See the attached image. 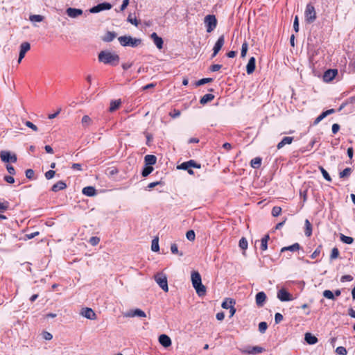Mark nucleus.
Here are the masks:
<instances>
[{"mask_svg": "<svg viewBox=\"0 0 355 355\" xmlns=\"http://www.w3.org/2000/svg\"><path fill=\"white\" fill-rule=\"evenodd\" d=\"M304 224H305V234L307 236H310L312 234L311 224L308 219L305 220Z\"/></svg>", "mask_w": 355, "mask_h": 355, "instance_id": "c756f323", "label": "nucleus"}, {"mask_svg": "<svg viewBox=\"0 0 355 355\" xmlns=\"http://www.w3.org/2000/svg\"><path fill=\"white\" fill-rule=\"evenodd\" d=\"M304 340L309 345H314L318 343V338L311 333L305 334Z\"/></svg>", "mask_w": 355, "mask_h": 355, "instance_id": "aec40b11", "label": "nucleus"}, {"mask_svg": "<svg viewBox=\"0 0 355 355\" xmlns=\"http://www.w3.org/2000/svg\"><path fill=\"white\" fill-rule=\"evenodd\" d=\"M214 98V96L213 94H207L201 98L200 102L201 104H206L207 103L211 101Z\"/></svg>", "mask_w": 355, "mask_h": 355, "instance_id": "cd10ccee", "label": "nucleus"}, {"mask_svg": "<svg viewBox=\"0 0 355 355\" xmlns=\"http://www.w3.org/2000/svg\"><path fill=\"white\" fill-rule=\"evenodd\" d=\"M268 324L265 322H261L259 324V330L261 333H264L266 330L267 329Z\"/></svg>", "mask_w": 355, "mask_h": 355, "instance_id": "603ef678", "label": "nucleus"}, {"mask_svg": "<svg viewBox=\"0 0 355 355\" xmlns=\"http://www.w3.org/2000/svg\"><path fill=\"white\" fill-rule=\"evenodd\" d=\"M83 10L79 8H69L66 10V13L71 18H76L83 15Z\"/></svg>", "mask_w": 355, "mask_h": 355, "instance_id": "4468645a", "label": "nucleus"}, {"mask_svg": "<svg viewBox=\"0 0 355 355\" xmlns=\"http://www.w3.org/2000/svg\"><path fill=\"white\" fill-rule=\"evenodd\" d=\"M44 19V16L40 15H31L29 17V20L32 22H41Z\"/></svg>", "mask_w": 355, "mask_h": 355, "instance_id": "72a5a7b5", "label": "nucleus"}, {"mask_svg": "<svg viewBox=\"0 0 355 355\" xmlns=\"http://www.w3.org/2000/svg\"><path fill=\"white\" fill-rule=\"evenodd\" d=\"M293 140L292 137H285L283 139L277 144V147L278 149H281L285 145L291 144Z\"/></svg>", "mask_w": 355, "mask_h": 355, "instance_id": "4be33fe9", "label": "nucleus"}, {"mask_svg": "<svg viewBox=\"0 0 355 355\" xmlns=\"http://www.w3.org/2000/svg\"><path fill=\"white\" fill-rule=\"evenodd\" d=\"M99 241H100V239L97 236H92L89 239V243L93 246L98 245Z\"/></svg>", "mask_w": 355, "mask_h": 355, "instance_id": "6e6d98bb", "label": "nucleus"}, {"mask_svg": "<svg viewBox=\"0 0 355 355\" xmlns=\"http://www.w3.org/2000/svg\"><path fill=\"white\" fill-rule=\"evenodd\" d=\"M180 112L179 110H174L172 113H170V116L173 118H177L180 116Z\"/></svg>", "mask_w": 355, "mask_h": 355, "instance_id": "338daca9", "label": "nucleus"}, {"mask_svg": "<svg viewBox=\"0 0 355 355\" xmlns=\"http://www.w3.org/2000/svg\"><path fill=\"white\" fill-rule=\"evenodd\" d=\"M192 285L199 296L206 294V287L202 284V279L198 271H193L191 275Z\"/></svg>", "mask_w": 355, "mask_h": 355, "instance_id": "f257e3e1", "label": "nucleus"}, {"mask_svg": "<svg viewBox=\"0 0 355 355\" xmlns=\"http://www.w3.org/2000/svg\"><path fill=\"white\" fill-rule=\"evenodd\" d=\"M352 277L351 275H344L341 277V282H344L345 281H348V282H350L352 280Z\"/></svg>", "mask_w": 355, "mask_h": 355, "instance_id": "0e129e2a", "label": "nucleus"}, {"mask_svg": "<svg viewBox=\"0 0 355 355\" xmlns=\"http://www.w3.org/2000/svg\"><path fill=\"white\" fill-rule=\"evenodd\" d=\"M153 171V168L151 166H146L143 171H142V175L144 177L148 176L151 172Z\"/></svg>", "mask_w": 355, "mask_h": 355, "instance_id": "c03bdc74", "label": "nucleus"}, {"mask_svg": "<svg viewBox=\"0 0 355 355\" xmlns=\"http://www.w3.org/2000/svg\"><path fill=\"white\" fill-rule=\"evenodd\" d=\"M55 174V172L54 171L50 170L45 173V178L47 180H51L54 177Z\"/></svg>", "mask_w": 355, "mask_h": 355, "instance_id": "4d7b16f0", "label": "nucleus"}, {"mask_svg": "<svg viewBox=\"0 0 355 355\" xmlns=\"http://www.w3.org/2000/svg\"><path fill=\"white\" fill-rule=\"evenodd\" d=\"M34 175V171L32 169H28L26 171V176L27 178H32Z\"/></svg>", "mask_w": 355, "mask_h": 355, "instance_id": "e2e57ef3", "label": "nucleus"}, {"mask_svg": "<svg viewBox=\"0 0 355 355\" xmlns=\"http://www.w3.org/2000/svg\"><path fill=\"white\" fill-rule=\"evenodd\" d=\"M145 163L146 165L151 166L156 163L157 158L153 155H148L145 156Z\"/></svg>", "mask_w": 355, "mask_h": 355, "instance_id": "a878e982", "label": "nucleus"}, {"mask_svg": "<svg viewBox=\"0 0 355 355\" xmlns=\"http://www.w3.org/2000/svg\"><path fill=\"white\" fill-rule=\"evenodd\" d=\"M112 7V6L110 3L104 2L91 8L89 11L91 13H97L103 10H110Z\"/></svg>", "mask_w": 355, "mask_h": 355, "instance_id": "1a4fd4ad", "label": "nucleus"}, {"mask_svg": "<svg viewBox=\"0 0 355 355\" xmlns=\"http://www.w3.org/2000/svg\"><path fill=\"white\" fill-rule=\"evenodd\" d=\"M116 35L115 33L109 31L105 35L103 40L105 42H111L116 37Z\"/></svg>", "mask_w": 355, "mask_h": 355, "instance_id": "7c9ffc66", "label": "nucleus"}, {"mask_svg": "<svg viewBox=\"0 0 355 355\" xmlns=\"http://www.w3.org/2000/svg\"><path fill=\"white\" fill-rule=\"evenodd\" d=\"M80 315L89 320H94L96 319V314L91 308H83L80 310Z\"/></svg>", "mask_w": 355, "mask_h": 355, "instance_id": "9d476101", "label": "nucleus"}, {"mask_svg": "<svg viewBox=\"0 0 355 355\" xmlns=\"http://www.w3.org/2000/svg\"><path fill=\"white\" fill-rule=\"evenodd\" d=\"M67 187V184L63 181H59L52 187V191L57 192L60 190H63Z\"/></svg>", "mask_w": 355, "mask_h": 355, "instance_id": "b1692460", "label": "nucleus"}, {"mask_svg": "<svg viewBox=\"0 0 355 355\" xmlns=\"http://www.w3.org/2000/svg\"><path fill=\"white\" fill-rule=\"evenodd\" d=\"M98 59L105 64H115L116 62L119 60V56L116 53L102 51L98 55Z\"/></svg>", "mask_w": 355, "mask_h": 355, "instance_id": "7ed1b4c3", "label": "nucleus"}, {"mask_svg": "<svg viewBox=\"0 0 355 355\" xmlns=\"http://www.w3.org/2000/svg\"><path fill=\"white\" fill-rule=\"evenodd\" d=\"M25 125H26L28 128H29L32 129V130H33V131H35V132H37V131L38 130L37 127L35 124H33L32 122H31V121H26V122H25Z\"/></svg>", "mask_w": 355, "mask_h": 355, "instance_id": "5fc2aeb1", "label": "nucleus"}, {"mask_svg": "<svg viewBox=\"0 0 355 355\" xmlns=\"http://www.w3.org/2000/svg\"><path fill=\"white\" fill-rule=\"evenodd\" d=\"M121 104V99L114 100L110 102V112H112L117 110Z\"/></svg>", "mask_w": 355, "mask_h": 355, "instance_id": "393cba45", "label": "nucleus"}, {"mask_svg": "<svg viewBox=\"0 0 355 355\" xmlns=\"http://www.w3.org/2000/svg\"><path fill=\"white\" fill-rule=\"evenodd\" d=\"M81 123H82L83 126L87 127V126H89L92 125V120L89 116L85 115L82 118Z\"/></svg>", "mask_w": 355, "mask_h": 355, "instance_id": "2f4dec72", "label": "nucleus"}, {"mask_svg": "<svg viewBox=\"0 0 355 355\" xmlns=\"http://www.w3.org/2000/svg\"><path fill=\"white\" fill-rule=\"evenodd\" d=\"M159 342L164 347H168L171 345V340L170 337L166 334H162L159 336Z\"/></svg>", "mask_w": 355, "mask_h": 355, "instance_id": "f3484780", "label": "nucleus"}, {"mask_svg": "<svg viewBox=\"0 0 355 355\" xmlns=\"http://www.w3.org/2000/svg\"><path fill=\"white\" fill-rule=\"evenodd\" d=\"M42 337L46 340H50L52 339L53 336H52V334L51 333L47 332V331H44V332L42 333Z\"/></svg>", "mask_w": 355, "mask_h": 355, "instance_id": "13d9d810", "label": "nucleus"}, {"mask_svg": "<svg viewBox=\"0 0 355 355\" xmlns=\"http://www.w3.org/2000/svg\"><path fill=\"white\" fill-rule=\"evenodd\" d=\"M212 78H202L196 82H195L194 83V85L196 87H198V86H200V85H205L206 83H209L210 82L212 81Z\"/></svg>", "mask_w": 355, "mask_h": 355, "instance_id": "c9c22d12", "label": "nucleus"}, {"mask_svg": "<svg viewBox=\"0 0 355 355\" xmlns=\"http://www.w3.org/2000/svg\"><path fill=\"white\" fill-rule=\"evenodd\" d=\"M191 164H193L192 160L187 162H183L180 166H178L177 168L178 169L188 170L191 167Z\"/></svg>", "mask_w": 355, "mask_h": 355, "instance_id": "58836bf2", "label": "nucleus"}, {"mask_svg": "<svg viewBox=\"0 0 355 355\" xmlns=\"http://www.w3.org/2000/svg\"><path fill=\"white\" fill-rule=\"evenodd\" d=\"M266 295L264 292H259L256 295V303L259 306H262L266 301Z\"/></svg>", "mask_w": 355, "mask_h": 355, "instance_id": "6ab92c4d", "label": "nucleus"}, {"mask_svg": "<svg viewBox=\"0 0 355 355\" xmlns=\"http://www.w3.org/2000/svg\"><path fill=\"white\" fill-rule=\"evenodd\" d=\"M150 37L153 40L155 46L159 49H162L163 47V40L162 37H159L156 33H153L150 35Z\"/></svg>", "mask_w": 355, "mask_h": 355, "instance_id": "a211bd4d", "label": "nucleus"}, {"mask_svg": "<svg viewBox=\"0 0 355 355\" xmlns=\"http://www.w3.org/2000/svg\"><path fill=\"white\" fill-rule=\"evenodd\" d=\"M151 250L153 252H158L159 251V239H158V237H155V239H153L152 244H151Z\"/></svg>", "mask_w": 355, "mask_h": 355, "instance_id": "f704fd0d", "label": "nucleus"}, {"mask_svg": "<svg viewBox=\"0 0 355 355\" xmlns=\"http://www.w3.org/2000/svg\"><path fill=\"white\" fill-rule=\"evenodd\" d=\"M186 237L189 241H194L195 240V232L193 230H189L186 234Z\"/></svg>", "mask_w": 355, "mask_h": 355, "instance_id": "09e8293b", "label": "nucleus"}, {"mask_svg": "<svg viewBox=\"0 0 355 355\" xmlns=\"http://www.w3.org/2000/svg\"><path fill=\"white\" fill-rule=\"evenodd\" d=\"M283 320V315L279 313H277L275 315V320L277 324L279 323Z\"/></svg>", "mask_w": 355, "mask_h": 355, "instance_id": "680f3d73", "label": "nucleus"}, {"mask_svg": "<svg viewBox=\"0 0 355 355\" xmlns=\"http://www.w3.org/2000/svg\"><path fill=\"white\" fill-rule=\"evenodd\" d=\"M171 251L173 254H178L180 257L183 256V253L178 251V245L175 243L171 245Z\"/></svg>", "mask_w": 355, "mask_h": 355, "instance_id": "37998d69", "label": "nucleus"}, {"mask_svg": "<svg viewBox=\"0 0 355 355\" xmlns=\"http://www.w3.org/2000/svg\"><path fill=\"white\" fill-rule=\"evenodd\" d=\"M224 42H225L224 36L221 35L220 37H219V38L218 39V40L216 41L215 45L214 46L213 56H215L219 52V51L221 49V48L223 47V46L224 44Z\"/></svg>", "mask_w": 355, "mask_h": 355, "instance_id": "dca6fc26", "label": "nucleus"}, {"mask_svg": "<svg viewBox=\"0 0 355 355\" xmlns=\"http://www.w3.org/2000/svg\"><path fill=\"white\" fill-rule=\"evenodd\" d=\"M277 297L281 302H289L293 300L292 295L284 288H282L278 291Z\"/></svg>", "mask_w": 355, "mask_h": 355, "instance_id": "0eeeda50", "label": "nucleus"}, {"mask_svg": "<svg viewBox=\"0 0 355 355\" xmlns=\"http://www.w3.org/2000/svg\"><path fill=\"white\" fill-rule=\"evenodd\" d=\"M248 49V43L246 42H245L242 44V48H241V55L242 57H245L246 55Z\"/></svg>", "mask_w": 355, "mask_h": 355, "instance_id": "3c124183", "label": "nucleus"}, {"mask_svg": "<svg viewBox=\"0 0 355 355\" xmlns=\"http://www.w3.org/2000/svg\"><path fill=\"white\" fill-rule=\"evenodd\" d=\"M205 24L207 26V32L211 33L213 31L217 25V19L213 15H207L204 19Z\"/></svg>", "mask_w": 355, "mask_h": 355, "instance_id": "423d86ee", "label": "nucleus"}, {"mask_svg": "<svg viewBox=\"0 0 355 355\" xmlns=\"http://www.w3.org/2000/svg\"><path fill=\"white\" fill-rule=\"evenodd\" d=\"M123 315L126 318H134V317H139V318H146V314L144 311L140 309H136L134 310H130L129 311L125 313Z\"/></svg>", "mask_w": 355, "mask_h": 355, "instance_id": "f8f14e48", "label": "nucleus"}, {"mask_svg": "<svg viewBox=\"0 0 355 355\" xmlns=\"http://www.w3.org/2000/svg\"><path fill=\"white\" fill-rule=\"evenodd\" d=\"M119 44L124 47H137L141 44V40L132 37L130 35H123L118 37Z\"/></svg>", "mask_w": 355, "mask_h": 355, "instance_id": "f03ea898", "label": "nucleus"}, {"mask_svg": "<svg viewBox=\"0 0 355 355\" xmlns=\"http://www.w3.org/2000/svg\"><path fill=\"white\" fill-rule=\"evenodd\" d=\"M339 129H340V126H339L338 124H337V123L333 124V125H332V132L334 134L337 133L338 132Z\"/></svg>", "mask_w": 355, "mask_h": 355, "instance_id": "774afa93", "label": "nucleus"}, {"mask_svg": "<svg viewBox=\"0 0 355 355\" xmlns=\"http://www.w3.org/2000/svg\"><path fill=\"white\" fill-rule=\"evenodd\" d=\"M350 173H351V168H346L345 169H344L343 171H341L339 173V175H340V178H343L349 176Z\"/></svg>", "mask_w": 355, "mask_h": 355, "instance_id": "49530a36", "label": "nucleus"}, {"mask_svg": "<svg viewBox=\"0 0 355 355\" xmlns=\"http://www.w3.org/2000/svg\"><path fill=\"white\" fill-rule=\"evenodd\" d=\"M340 240L347 244H352L353 243V238L347 236H345L343 234H340Z\"/></svg>", "mask_w": 355, "mask_h": 355, "instance_id": "ea45409f", "label": "nucleus"}, {"mask_svg": "<svg viewBox=\"0 0 355 355\" xmlns=\"http://www.w3.org/2000/svg\"><path fill=\"white\" fill-rule=\"evenodd\" d=\"M338 255H339V251H338V248H334L331 250V255H330V258L331 259H335L338 258Z\"/></svg>", "mask_w": 355, "mask_h": 355, "instance_id": "864d4df0", "label": "nucleus"}, {"mask_svg": "<svg viewBox=\"0 0 355 355\" xmlns=\"http://www.w3.org/2000/svg\"><path fill=\"white\" fill-rule=\"evenodd\" d=\"M323 296L329 300H334V294L329 290H325L323 292Z\"/></svg>", "mask_w": 355, "mask_h": 355, "instance_id": "a18cd8bd", "label": "nucleus"}, {"mask_svg": "<svg viewBox=\"0 0 355 355\" xmlns=\"http://www.w3.org/2000/svg\"><path fill=\"white\" fill-rule=\"evenodd\" d=\"M261 159L259 157L254 158L251 160V166L254 168H257L261 166Z\"/></svg>", "mask_w": 355, "mask_h": 355, "instance_id": "e433bc0d", "label": "nucleus"}, {"mask_svg": "<svg viewBox=\"0 0 355 355\" xmlns=\"http://www.w3.org/2000/svg\"><path fill=\"white\" fill-rule=\"evenodd\" d=\"M336 353L338 355H346L347 352L344 347L340 346L336 348Z\"/></svg>", "mask_w": 355, "mask_h": 355, "instance_id": "de8ad7c7", "label": "nucleus"}, {"mask_svg": "<svg viewBox=\"0 0 355 355\" xmlns=\"http://www.w3.org/2000/svg\"><path fill=\"white\" fill-rule=\"evenodd\" d=\"M0 157L3 162H15L17 157L15 155H11L9 151L1 150L0 152Z\"/></svg>", "mask_w": 355, "mask_h": 355, "instance_id": "9b49d317", "label": "nucleus"}, {"mask_svg": "<svg viewBox=\"0 0 355 355\" xmlns=\"http://www.w3.org/2000/svg\"><path fill=\"white\" fill-rule=\"evenodd\" d=\"M222 307L225 309H230L233 306V301L230 299H226L222 303Z\"/></svg>", "mask_w": 355, "mask_h": 355, "instance_id": "4c0bfd02", "label": "nucleus"}, {"mask_svg": "<svg viewBox=\"0 0 355 355\" xmlns=\"http://www.w3.org/2000/svg\"><path fill=\"white\" fill-rule=\"evenodd\" d=\"M155 281L159 287L165 292L168 291L167 277L163 272H158L154 276Z\"/></svg>", "mask_w": 355, "mask_h": 355, "instance_id": "39448f33", "label": "nucleus"}, {"mask_svg": "<svg viewBox=\"0 0 355 355\" xmlns=\"http://www.w3.org/2000/svg\"><path fill=\"white\" fill-rule=\"evenodd\" d=\"M319 168H320V171H321L324 178L329 182L331 181V178L330 177V175H329V173H327V171L322 166H320Z\"/></svg>", "mask_w": 355, "mask_h": 355, "instance_id": "a19ab883", "label": "nucleus"}, {"mask_svg": "<svg viewBox=\"0 0 355 355\" xmlns=\"http://www.w3.org/2000/svg\"><path fill=\"white\" fill-rule=\"evenodd\" d=\"M338 74L336 69H329L323 74V80L326 83L331 82Z\"/></svg>", "mask_w": 355, "mask_h": 355, "instance_id": "ddd939ff", "label": "nucleus"}, {"mask_svg": "<svg viewBox=\"0 0 355 355\" xmlns=\"http://www.w3.org/2000/svg\"><path fill=\"white\" fill-rule=\"evenodd\" d=\"M239 247L242 249V250H246L248 248V241L247 240L245 239V238L243 237L240 239L239 241Z\"/></svg>", "mask_w": 355, "mask_h": 355, "instance_id": "79ce46f5", "label": "nucleus"}, {"mask_svg": "<svg viewBox=\"0 0 355 355\" xmlns=\"http://www.w3.org/2000/svg\"><path fill=\"white\" fill-rule=\"evenodd\" d=\"M240 351L241 352V353L245 354H257L263 352L265 351V349L259 346H248L245 348L240 349Z\"/></svg>", "mask_w": 355, "mask_h": 355, "instance_id": "6e6552de", "label": "nucleus"}, {"mask_svg": "<svg viewBox=\"0 0 355 355\" xmlns=\"http://www.w3.org/2000/svg\"><path fill=\"white\" fill-rule=\"evenodd\" d=\"M300 249V245L298 243H294L293 245H291L290 246L284 247L282 248L281 252H284L286 250H289L291 252L297 251Z\"/></svg>", "mask_w": 355, "mask_h": 355, "instance_id": "c85d7f7f", "label": "nucleus"}, {"mask_svg": "<svg viewBox=\"0 0 355 355\" xmlns=\"http://www.w3.org/2000/svg\"><path fill=\"white\" fill-rule=\"evenodd\" d=\"M270 237L269 235H265L264 237H263L260 242H261V248L262 250L265 251L268 248V241L269 240Z\"/></svg>", "mask_w": 355, "mask_h": 355, "instance_id": "bb28decb", "label": "nucleus"}, {"mask_svg": "<svg viewBox=\"0 0 355 355\" xmlns=\"http://www.w3.org/2000/svg\"><path fill=\"white\" fill-rule=\"evenodd\" d=\"M128 22L135 25V26H138L139 21L137 20L135 16L133 14L130 13L127 18Z\"/></svg>", "mask_w": 355, "mask_h": 355, "instance_id": "473e14b6", "label": "nucleus"}, {"mask_svg": "<svg viewBox=\"0 0 355 355\" xmlns=\"http://www.w3.org/2000/svg\"><path fill=\"white\" fill-rule=\"evenodd\" d=\"M293 28L295 32H298L299 31V22H298V17L295 16L294 23H293Z\"/></svg>", "mask_w": 355, "mask_h": 355, "instance_id": "052dcab7", "label": "nucleus"}, {"mask_svg": "<svg viewBox=\"0 0 355 355\" xmlns=\"http://www.w3.org/2000/svg\"><path fill=\"white\" fill-rule=\"evenodd\" d=\"M6 168H7L8 172L10 174H11V175H15V170L13 166H10V165H8L6 166Z\"/></svg>", "mask_w": 355, "mask_h": 355, "instance_id": "69168bd1", "label": "nucleus"}, {"mask_svg": "<svg viewBox=\"0 0 355 355\" xmlns=\"http://www.w3.org/2000/svg\"><path fill=\"white\" fill-rule=\"evenodd\" d=\"M334 109H330V110H328L324 112H322L320 116H318L315 121H314V124H318V123H320L322 119H324L327 116H328L329 114H333L334 112Z\"/></svg>", "mask_w": 355, "mask_h": 355, "instance_id": "412c9836", "label": "nucleus"}, {"mask_svg": "<svg viewBox=\"0 0 355 355\" xmlns=\"http://www.w3.org/2000/svg\"><path fill=\"white\" fill-rule=\"evenodd\" d=\"M304 17L306 21L309 24L313 23L316 19L317 16L315 9L312 4L308 3L306 5L304 11Z\"/></svg>", "mask_w": 355, "mask_h": 355, "instance_id": "20e7f679", "label": "nucleus"}, {"mask_svg": "<svg viewBox=\"0 0 355 355\" xmlns=\"http://www.w3.org/2000/svg\"><path fill=\"white\" fill-rule=\"evenodd\" d=\"M31 48L30 44L28 42H23L20 46V52L18 59V63H20L21 60L24 57L26 53L29 51Z\"/></svg>", "mask_w": 355, "mask_h": 355, "instance_id": "2eb2a0df", "label": "nucleus"}, {"mask_svg": "<svg viewBox=\"0 0 355 355\" xmlns=\"http://www.w3.org/2000/svg\"><path fill=\"white\" fill-rule=\"evenodd\" d=\"M130 0H123L120 7V11H123L129 5Z\"/></svg>", "mask_w": 355, "mask_h": 355, "instance_id": "bf43d9fd", "label": "nucleus"}, {"mask_svg": "<svg viewBox=\"0 0 355 355\" xmlns=\"http://www.w3.org/2000/svg\"><path fill=\"white\" fill-rule=\"evenodd\" d=\"M82 192L87 196H94L96 195V189L93 187H86L83 188Z\"/></svg>", "mask_w": 355, "mask_h": 355, "instance_id": "5701e85b", "label": "nucleus"}, {"mask_svg": "<svg viewBox=\"0 0 355 355\" xmlns=\"http://www.w3.org/2000/svg\"><path fill=\"white\" fill-rule=\"evenodd\" d=\"M282 212V208L280 207H274L272 209V215L275 217L280 215Z\"/></svg>", "mask_w": 355, "mask_h": 355, "instance_id": "8fccbe9b", "label": "nucleus"}]
</instances>
